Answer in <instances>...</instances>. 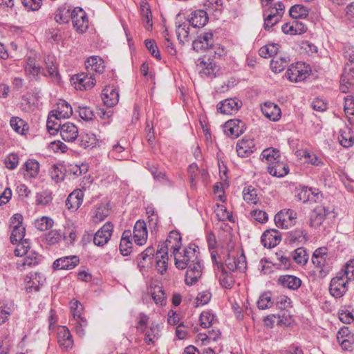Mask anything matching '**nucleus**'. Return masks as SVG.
I'll use <instances>...</instances> for the list:
<instances>
[{
  "label": "nucleus",
  "mask_w": 354,
  "mask_h": 354,
  "mask_svg": "<svg viewBox=\"0 0 354 354\" xmlns=\"http://www.w3.org/2000/svg\"><path fill=\"white\" fill-rule=\"evenodd\" d=\"M167 245L172 250L175 265L178 269H185L189 263L194 262L199 257V252L192 247L185 248L183 252H180L182 246L181 236L176 231H171L169 233L167 239Z\"/></svg>",
  "instance_id": "1"
},
{
  "label": "nucleus",
  "mask_w": 354,
  "mask_h": 354,
  "mask_svg": "<svg viewBox=\"0 0 354 354\" xmlns=\"http://www.w3.org/2000/svg\"><path fill=\"white\" fill-rule=\"evenodd\" d=\"M311 260L320 278H324L332 270L333 259L327 253L326 248H319L315 250Z\"/></svg>",
  "instance_id": "2"
},
{
  "label": "nucleus",
  "mask_w": 354,
  "mask_h": 354,
  "mask_svg": "<svg viewBox=\"0 0 354 354\" xmlns=\"http://www.w3.org/2000/svg\"><path fill=\"white\" fill-rule=\"evenodd\" d=\"M335 208L333 205L324 203L314 208L310 215L309 225L311 227L317 228L330 214L334 213Z\"/></svg>",
  "instance_id": "3"
},
{
  "label": "nucleus",
  "mask_w": 354,
  "mask_h": 354,
  "mask_svg": "<svg viewBox=\"0 0 354 354\" xmlns=\"http://www.w3.org/2000/svg\"><path fill=\"white\" fill-rule=\"evenodd\" d=\"M349 280L342 276L341 273H337L335 277L331 279L329 284L330 294L335 298H340L348 290Z\"/></svg>",
  "instance_id": "4"
},
{
  "label": "nucleus",
  "mask_w": 354,
  "mask_h": 354,
  "mask_svg": "<svg viewBox=\"0 0 354 354\" xmlns=\"http://www.w3.org/2000/svg\"><path fill=\"white\" fill-rule=\"evenodd\" d=\"M310 71V68L303 62H297L292 64L286 71L288 79L293 82H299L304 80Z\"/></svg>",
  "instance_id": "5"
},
{
  "label": "nucleus",
  "mask_w": 354,
  "mask_h": 354,
  "mask_svg": "<svg viewBox=\"0 0 354 354\" xmlns=\"http://www.w3.org/2000/svg\"><path fill=\"white\" fill-rule=\"evenodd\" d=\"M297 214L292 209H282L274 216V222L278 227L288 229L296 223Z\"/></svg>",
  "instance_id": "6"
},
{
  "label": "nucleus",
  "mask_w": 354,
  "mask_h": 354,
  "mask_svg": "<svg viewBox=\"0 0 354 354\" xmlns=\"http://www.w3.org/2000/svg\"><path fill=\"white\" fill-rule=\"evenodd\" d=\"M187 268L185 282L187 286H192L198 281L202 275L203 266L200 257L194 262L189 263Z\"/></svg>",
  "instance_id": "7"
},
{
  "label": "nucleus",
  "mask_w": 354,
  "mask_h": 354,
  "mask_svg": "<svg viewBox=\"0 0 354 354\" xmlns=\"http://www.w3.org/2000/svg\"><path fill=\"white\" fill-rule=\"evenodd\" d=\"M73 27L80 32H84L88 28V18L82 8L76 7L71 12Z\"/></svg>",
  "instance_id": "8"
},
{
  "label": "nucleus",
  "mask_w": 354,
  "mask_h": 354,
  "mask_svg": "<svg viewBox=\"0 0 354 354\" xmlns=\"http://www.w3.org/2000/svg\"><path fill=\"white\" fill-rule=\"evenodd\" d=\"M172 251L167 245V241L156 253V268L157 271L163 274L167 270L168 252Z\"/></svg>",
  "instance_id": "9"
},
{
  "label": "nucleus",
  "mask_w": 354,
  "mask_h": 354,
  "mask_svg": "<svg viewBox=\"0 0 354 354\" xmlns=\"http://www.w3.org/2000/svg\"><path fill=\"white\" fill-rule=\"evenodd\" d=\"M113 229V225L111 222H106L97 232L93 237V243L95 245L102 247L109 241Z\"/></svg>",
  "instance_id": "10"
},
{
  "label": "nucleus",
  "mask_w": 354,
  "mask_h": 354,
  "mask_svg": "<svg viewBox=\"0 0 354 354\" xmlns=\"http://www.w3.org/2000/svg\"><path fill=\"white\" fill-rule=\"evenodd\" d=\"M245 129V123L238 119L230 120L224 125L225 133L232 138L239 137L244 132Z\"/></svg>",
  "instance_id": "11"
},
{
  "label": "nucleus",
  "mask_w": 354,
  "mask_h": 354,
  "mask_svg": "<svg viewBox=\"0 0 354 354\" xmlns=\"http://www.w3.org/2000/svg\"><path fill=\"white\" fill-rule=\"evenodd\" d=\"M225 264L232 272L236 270L243 272L247 267L246 258L243 253L237 257L232 256L229 254L225 260Z\"/></svg>",
  "instance_id": "12"
},
{
  "label": "nucleus",
  "mask_w": 354,
  "mask_h": 354,
  "mask_svg": "<svg viewBox=\"0 0 354 354\" xmlns=\"http://www.w3.org/2000/svg\"><path fill=\"white\" fill-rule=\"evenodd\" d=\"M213 41V33L212 32H204L193 41V48L197 52L206 50L212 48Z\"/></svg>",
  "instance_id": "13"
},
{
  "label": "nucleus",
  "mask_w": 354,
  "mask_h": 354,
  "mask_svg": "<svg viewBox=\"0 0 354 354\" xmlns=\"http://www.w3.org/2000/svg\"><path fill=\"white\" fill-rule=\"evenodd\" d=\"M242 102L236 98L226 99L217 105V109L221 113L231 115L236 113L241 107Z\"/></svg>",
  "instance_id": "14"
},
{
  "label": "nucleus",
  "mask_w": 354,
  "mask_h": 354,
  "mask_svg": "<svg viewBox=\"0 0 354 354\" xmlns=\"http://www.w3.org/2000/svg\"><path fill=\"white\" fill-rule=\"evenodd\" d=\"M354 85V68L351 64H346L340 80L339 88L343 93L348 92L350 87Z\"/></svg>",
  "instance_id": "15"
},
{
  "label": "nucleus",
  "mask_w": 354,
  "mask_h": 354,
  "mask_svg": "<svg viewBox=\"0 0 354 354\" xmlns=\"http://www.w3.org/2000/svg\"><path fill=\"white\" fill-rule=\"evenodd\" d=\"M281 241V234L279 232L274 229H270L265 231L261 237V241L265 248H272L277 245Z\"/></svg>",
  "instance_id": "16"
},
{
  "label": "nucleus",
  "mask_w": 354,
  "mask_h": 354,
  "mask_svg": "<svg viewBox=\"0 0 354 354\" xmlns=\"http://www.w3.org/2000/svg\"><path fill=\"white\" fill-rule=\"evenodd\" d=\"M102 99L108 107H112L119 101V93L113 86H108L102 90Z\"/></svg>",
  "instance_id": "17"
},
{
  "label": "nucleus",
  "mask_w": 354,
  "mask_h": 354,
  "mask_svg": "<svg viewBox=\"0 0 354 354\" xmlns=\"http://www.w3.org/2000/svg\"><path fill=\"white\" fill-rule=\"evenodd\" d=\"M134 242L138 245H144L147 239L146 223L143 221H138L133 228Z\"/></svg>",
  "instance_id": "18"
},
{
  "label": "nucleus",
  "mask_w": 354,
  "mask_h": 354,
  "mask_svg": "<svg viewBox=\"0 0 354 354\" xmlns=\"http://www.w3.org/2000/svg\"><path fill=\"white\" fill-rule=\"evenodd\" d=\"M255 150V144L252 139L243 138L236 144V152L239 156L245 158L250 156Z\"/></svg>",
  "instance_id": "19"
},
{
  "label": "nucleus",
  "mask_w": 354,
  "mask_h": 354,
  "mask_svg": "<svg viewBox=\"0 0 354 354\" xmlns=\"http://www.w3.org/2000/svg\"><path fill=\"white\" fill-rule=\"evenodd\" d=\"M72 80L75 88L80 90L91 88L95 84V80L93 76H88L84 73L77 74Z\"/></svg>",
  "instance_id": "20"
},
{
  "label": "nucleus",
  "mask_w": 354,
  "mask_h": 354,
  "mask_svg": "<svg viewBox=\"0 0 354 354\" xmlns=\"http://www.w3.org/2000/svg\"><path fill=\"white\" fill-rule=\"evenodd\" d=\"M267 171L272 176L281 178L288 174L289 168L288 165L281 158L279 160L272 162L270 166H268Z\"/></svg>",
  "instance_id": "21"
},
{
  "label": "nucleus",
  "mask_w": 354,
  "mask_h": 354,
  "mask_svg": "<svg viewBox=\"0 0 354 354\" xmlns=\"http://www.w3.org/2000/svg\"><path fill=\"white\" fill-rule=\"evenodd\" d=\"M60 135L66 142H73L78 137V129L73 123L66 122L61 127Z\"/></svg>",
  "instance_id": "22"
},
{
  "label": "nucleus",
  "mask_w": 354,
  "mask_h": 354,
  "mask_svg": "<svg viewBox=\"0 0 354 354\" xmlns=\"http://www.w3.org/2000/svg\"><path fill=\"white\" fill-rule=\"evenodd\" d=\"M79 261L77 256L65 257L55 261L53 268L57 270H71L74 268Z\"/></svg>",
  "instance_id": "23"
},
{
  "label": "nucleus",
  "mask_w": 354,
  "mask_h": 354,
  "mask_svg": "<svg viewBox=\"0 0 354 354\" xmlns=\"http://www.w3.org/2000/svg\"><path fill=\"white\" fill-rule=\"evenodd\" d=\"M261 111L267 118L272 121H277L281 117L280 108L272 102H266Z\"/></svg>",
  "instance_id": "24"
},
{
  "label": "nucleus",
  "mask_w": 354,
  "mask_h": 354,
  "mask_svg": "<svg viewBox=\"0 0 354 354\" xmlns=\"http://www.w3.org/2000/svg\"><path fill=\"white\" fill-rule=\"evenodd\" d=\"M281 153L279 149L273 147L265 149L261 154V160L270 166L272 162L281 158Z\"/></svg>",
  "instance_id": "25"
},
{
  "label": "nucleus",
  "mask_w": 354,
  "mask_h": 354,
  "mask_svg": "<svg viewBox=\"0 0 354 354\" xmlns=\"http://www.w3.org/2000/svg\"><path fill=\"white\" fill-rule=\"evenodd\" d=\"M208 21V16L205 11L199 10L192 14L189 22L194 28L203 27Z\"/></svg>",
  "instance_id": "26"
},
{
  "label": "nucleus",
  "mask_w": 354,
  "mask_h": 354,
  "mask_svg": "<svg viewBox=\"0 0 354 354\" xmlns=\"http://www.w3.org/2000/svg\"><path fill=\"white\" fill-rule=\"evenodd\" d=\"M61 118L55 114L54 111L50 113L46 122V127L50 134L54 135L60 131L63 124L61 122Z\"/></svg>",
  "instance_id": "27"
},
{
  "label": "nucleus",
  "mask_w": 354,
  "mask_h": 354,
  "mask_svg": "<svg viewBox=\"0 0 354 354\" xmlns=\"http://www.w3.org/2000/svg\"><path fill=\"white\" fill-rule=\"evenodd\" d=\"M278 282L283 287L291 290H297L301 285V280L293 275L281 276Z\"/></svg>",
  "instance_id": "28"
},
{
  "label": "nucleus",
  "mask_w": 354,
  "mask_h": 354,
  "mask_svg": "<svg viewBox=\"0 0 354 354\" xmlns=\"http://www.w3.org/2000/svg\"><path fill=\"white\" fill-rule=\"evenodd\" d=\"M85 65L88 71H95L98 73H102L104 71V62L98 56H93L88 58Z\"/></svg>",
  "instance_id": "29"
},
{
  "label": "nucleus",
  "mask_w": 354,
  "mask_h": 354,
  "mask_svg": "<svg viewBox=\"0 0 354 354\" xmlns=\"http://www.w3.org/2000/svg\"><path fill=\"white\" fill-rule=\"evenodd\" d=\"M308 241L307 233L301 229H296L288 232V241L290 243L304 244Z\"/></svg>",
  "instance_id": "30"
},
{
  "label": "nucleus",
  "mask_w": 354,
  "mask_h": 354,
  "mask_svg": "<svg viewBox=\"0 0 354 354\" xmlns=\"http://www.w3.org/2000/svg\"><path fill=\"white\" fill-rule=\"evenodd\" d=\"M30 280L27 282L26 286V291L28 292L38 291L45 280L44 277L38 273H35L30 277Z\"/></svg>",
  "instance_id": "31"
},
{
  "label": "nucleus",
  "mask_w": 354,
  "mask_h": 354,
  "mask_svg": "<svg viewBox=\"0 0 354 354\" xmlns=\"http://www.w3.org/2000/svg\"><path fill=\"white\" fill-rule=\"evenodd\" d=\"M77 238V230L73 223L67 222L64 225L63 239L67 244H73Z\"/></svg>",
  "instance_id": "32"
},
{
  "label": "nucleus",
  "mask_w": 354,
  "mask_h": 354,
  "mask_svg": "<svg viewBox=\"0 0 354 354\" xmlns=\"http://www.w3.org/2000/svg\"><path fill=\"white\" fill-rule=\"evenodd\" d=\"M289 62L288 57H275L270 62V68L273 72L280 73L288 66Z\"/></svg>",
  "instance_id": "33"
},
{
  "label": "nucleus",
  "mask_w": 354,
  "mask_h": 354,
  "mask_svg": "<svg viewBox=\"0 0 354 354\" xmlns=\"http://www.w3.org/2000/svg\"><path fill=\"white\" fill-rule=\"evenodd\" d=\"M54 113L61 118H68L73 113V109L69 104L63 100L57 104V109Z\"/></svg>",
  "instance_id": "34"
},
{
  "label": "nucleus",
  "mask_w": 354,
  "mask_h": 354,
  "mask_svg": "<svg viewBox=\"0 0 354 354\" xmlns=\"http://www.w3.org/2000/svg\"><path fill=\"white\" fill-rule=\"evenodd\" d=\"M155 254V249L153 247H148L145 249L144 252H142L139 257H138V266L140 268V271H142L145 269L146 265L145 262L148 259L151 260Z\"/></svg>",
  "instance_id": "35"
},
{
  "label": "nucleus",
  "mask_w": 354,
  "mask_h": 354,
  "mask_svg": "<svg viewBox=\"0 0 354 354\" xmlns=\"http://www.w3.org/2000/svg\"><path fill=\"white\" fill-rule=\"evenodd\" d=\"M308 8L300 4L292 6L289 10L290 16L294 19H304L308 15Z\"/></svg>",
  "instance_id": "36"
},
{
  "label": "nucleus",
  "mask_w": 354,
  "mask_h": 354,
  "mask_svg": "<svg viewBox=\"0 0 354 354\" xmlns=\"http://www.w3.org/2000/svg\"><path fill=\"white\" fill-rule=\"evenodd\" d=\"M44 61L48 75L52 77H57L59 73L55 56L48 55L45 57Z\"/></svg>",
  "instance_id": "37"
},
{
  "label": "nucleus",
  "mask_w": 354,
  "mask_h": 354,
  "mask_svg": "<svg viewBox=\"0 0 354 354\" xmlns=\"http://www.w3.org/2000/svg\"><path fill=\"white\" fill-rule=\"evenodd\" d=\"M12 129L17 133L23 135L28 129L27 124L18 117H12L10 120Z\"/></svg>",
  "instance_id": "38"
},
{
  "label": "nucleus",
  "mask_w": 354,
  "mask_h": 354,
  "mask_svg": "<svg viewBox=\"0 0 354 354\" xmlns=\"http://www.w3.org/2000/svg\"><path fill=\"white\" fill-rule=\"evenodd\" d=\"M80 142V145L84 149L88 147H94L97 143V139L94 134L93 133H81L80 136V138L78 140Z\"/></svg>",
  "instance_id": "39"
},
{
  "label": "nucleus",
  "mask_w": 354,
  "mask_h": 354,
  "mask_svg": "<svg viewBox=\"0 0 354 354\" xmlns=\"http://www.w3.org/2000/svg\"><path fill=\"white\" fill-rule=\"evenodd\" d=\"M221 270V273L219 276V282L222 287L227 289H230L232 288L234 284V280L232 275L230 273H228L225 269L224 267L220 269Z\"/></svg>",
  "instance_id": "40"
},
{
  "label": "nucleus",
  "mask_w": 354,
  "mask_h": 354,
  "mask_svg": "<svg viewBox=\"0 0 354 354\" xmlns=\"http://www.w3.org/2000/svg\"><path fill=\"white\" fill-rule=\"evenodd\" d=\"M292 258L297 264L305 265L308 261V254L304 248L299 247L292 252Z\"/></svg>",
  "instance_id": "41"
},
{
  "label": "nucleus",
  "mask_w": 354,
  "mask_h": 354,
  "mask_svg": "<svg viewBox=\"0 0 354 354\" xmlns=\"http://www.w3.org/2000/svg\"><path fill=\"white\" fill-rule=\"evenodd\" d=\"M26 257L17 262V267L19 268H26V266L31 267L38 264V258L37 255L30 252V254H25Z\"/></svg>",
  "instance_id": "42"
},
{
  "label": "nucleus",
  "mask_w": 354,
  "mask_h": 354,
  "mask_svg": "<svg viewBox=\"0 0 354 354\" xmlns=\"http://www.w3.org/2000/svg\"><path fill=\"white\" fill-rule=\"evenodd\" d=\"M243 196L244 201L248 203L257 204L258 201L257 190L252 186H248L243 189Z\"/></svg>",
  "instance_id": "43"
},
{
  "label": "nucleus",
  "mask_w": 354,
  "mask_h": 354,
  "mask_svg": "<svg viewBox=\"0 0 354 354\" xmlns=\"http://www.w3.org/2000/svg\"><path fill=\"white\" fill-rule=\"evenodd\" d=\"M26 230L23 225L17 224L13 226L10 235V241L15 243L19 241L23 240L25 236Z\"/></svg>",
  "instance_id": "44"
},
{
  "label": "nucleus",
  "mask_w": 354,
  "mask_h": 354,
  "mask_svg": "<svg viewBox=\"0 0 354 354\" xmlns=\"http://www.w3.org/2000/svg\"><path fill=\"white\" fill-rule=\"evenodd\" d=\"M70 18V10L66 8H59L55 14V20L59 24L68 23Z\"/></svg>",
  "instance_id": "45"
},
{
  "label": "nucleus",
  "mask_w": 354,
  "mask_h": 354,
  "mask_svg": "<svg viewBox=\"0 0 354 354\" xmlns=\"http://www.w3.org/2000/svg\"><path fill=\"white\" fill-rule=\"evenodd\" d=\"M341 273L342 276L345 277L349 281L354 279V259L348 261L344 266L341 271L338 272Z\"/></svg>",
  "instance_id": "46"
},
{
  "label": "nucleus",
  "mask_w": 354,
  "mask_h": 354,
  "mask_svg": "<svg viewBox=\"0 0 354 354\" xmlns=\"http://www.w3.org/2000/svg\"><path fill=\"white\" fill-rule=\"evenodd\" d=\"M278 45L276 44H271L261 47L259 50V54L263 58L272 57L277 54L278 50Z\"/></svg>",
  "instance_id": "47"
},
{
  "label": "nucleus",
  "mask_w": 354,
  "mask_h": 354,
  "mask_svg": "<svg viewBox=\"0 0 354 354\" xmlns=\"http://www.w3.org/2000/svg\"><path fill=\"white\" fill-rule=\"evenodd\" d=\"M53 225V219L47 217L42 216L39 219H37L35 222V227L41 231H45L50 228Z\"/></svg>",
  "instance_id": "48"
},
{
  "label": "nucleus",
  "mask_w": 354,
  "mask_h": 354,
  "mask_svg": "<svg viewBox=\"0 0 354 354\" xmlns=\"http://www.w3.org/2000/svg\"><path fill=\"white\" fill-rule=\"evenodd\" d=\"M25 71L28 74L36 76L40 73L41 68L38 64H37L34 59L29 57L27 60Z\"/></svg>",
  "instance_id": "49"
},
{
  "label": "nucleus",
  "mask_w": 354,
  "mask_h": 354,
  "mask_svg": "<svg viewBox=\"0 0 354 354\" xmlns=\"http://www.w3.org/2000/svg\"><path fill=\"white\" fill-rule=\"evenodd\" d=\"M338 138L339 143L344 147H351L354 144V138L350 135V131L341 130Z\"/></svg>",
  "instance_id": "50"
},
{
  "label": "nucleus",
  "mask_w": 354,
  "mask_h": 354,
  "mask_svg": "<svg viewBox=\"0 0 354 354\" xmlns=\"http://www.w3.org/2000/svg\"><path fill=\"white\" fill-rule=\"evenodd\" d=\"M25 167L30 177H35L39 170V164L35 160H28L25 162Z\"/></svg>",
  "instance_id": "51"
},
{
  "label": "nucleus",
  "mask_w": 354,
  "mask_h": 354,
  "mask_svg": "<svg viewBox=\"0 0 354 354\" xmlns=\"http://www.w3.org/2000/svg\"><path fill=\"white\" fill-rule=\"evenodd\" d=\"M214 320V315L209 312H203L200 316V324L204 328H207L212 325Z\"/></svg>",
  "instance_id": "52"
},
{
  "label": "nucleus",
  "mask_w": 354,
  "mask_h": 354,
  "mask_svg": "<svg viewBox=\"0 0 354 354\" xmlns=\"http://www.w3.org/2000/svg\"><path fill=\"white\" fill-rule=\"evenodd\" d=\"M19 241V243L15 250V254L16 256L22 257L28 254V249L30 248V243L28 239H23Z\"/></svg>",
  "instance_id": "53"
},
{
  "label": "nucleus",
  "mask_w": 354,
  "mask_h": 354,
  "mask_svg": "<svg viewBox=\"0 0 354 354\" xmlns=\"http://www.w3.org/2000/svg\"><path fill=\"white\" fill-rule=\"evenodd\" d=\"M19 156L17 153H10L8 155L5 160H4V164L8 169L12 170L15 169L18 164H19Z\"/></svg>",
  "instance_id": "54"
},
{
  "label": "nucleus",
  "mask_w": 354,
  "mask_h": 354,
  "mask_svg": "<svg viewBox=\"0 0 354 354\" xmlns=\"http://www.w3.org/2000/svg\"><path fill=\"white\" fill-rule=\"evenodd\" d=\"M216 216L221 221L228 220L232 221V214L229 212L225 206L223 205H218L216 209Z\"/></svg>",
  "instance_id": "55"
},
{
  "label": "nucleus",
  "mask_w": 354,
  "mask_h": 354,
  "mask_svg": "<svg viewBox=\"0 0 354 354\" xmlns=\"http://www.w3.org/2000/svg\"><path fill=\"white\" fill-rule=\"evenodd\" d=\"M62 235L58 230H53L47 232L45 235L46 241L49 245L57 243L61 239Z\"/></svg>",
  "instance_id": "56"
},
{
  "label": "nucleus",
  "mask_w": 354,
  "mask_h": 354,
  "mask_svg": "<svg viewBox=\"0 0 354 354\" xmlns=\"http://www.w3.org/2000/svg\"><path fill=\"white\" fill-rule=\"evenodd\" d=\"M50 175L51 178L56 183L61 182L64 178V173L62 168L54 165L50 170Z\"/></svg>",
  "instance_id": "57"
},
{
  "label": "nucleus",
  "mask_w": 354,
  "mask_h": 354,
  "mask_svg": "<svg viewBox=\"0 0 354 354\" xmlns=\"http://www.w3.org/2000/svg\"><path fill=\"white\" fill-rule=\"evenodd\" d=\"M272 305L271 297L268 293L263 294L257 301L258 308L261 310L270 308Z\"/></svg>",
  "instance_id": "58"
},
{
  "label": "nucleus",
  "mask_w": 354,
  "mask_h": 354,
  "mask_svg": "<svg viewBox=\"0 0 354 354\" xmlns=\"http://www.w3.org/2000/svg\"><path fill=\"white\" fill-rule=\"evenodd\" d=\"M145 44L150 53L157 59L160 60L161 56L155 41L153 40L146 39Z\"/></svg>",
  "instance_id": "59"
},
{
  "label": "nucleus",
  "mask_w": 354,
  "mask_h": 354,
  "mask_svg": "<svg viewBox=\"0 0 354 354\" xmlns=\"http://www.w3.org/2000/svg\"><path fill=\"white\" fill-rule=\"evenodd\" d=\"M109 214V209L104 207L100 206L97 208L95 216L93 217V221L95 223L101 222Z\"/></svg>",
  "instance_id": "60"
},
{
  "label": "nucleus",
  "mask_w": 354,
  "mask_h": 354,
  "mask_svg": "<svg viewBox=\"0 0 354 354\" xmlns=\"http://www.w3.org/2000/svg\"><path fill=\"white\" fill-rule=\"evenodd\" d=\"M189 27L187 26L186 24H181L179 25L176 29V35L178 37V39L180 41H184L183 39L187 40V38L189 36Z\"/></svg>",
  "instance_id": "61"
},
{
  "label": "nucleus",
  "mask_w": 354,
  "mask_h": 354,
  "mask_svg": "<svg viewBox=\"0 0 354 354\" xmlns=\"http://www.w3.org/2000/svg\"><path fill=\"white\" fill-rule=\"evenodd\" d=\"M281 18H279V15H274V14H268L265 18L264 21V28L269 30L272 26L277 24Z\"/></svg>",
  "instance_id": "62"
},
{
  "label": "nucleus",
  "mask_w": 354,
  "mask_h": 354,
  "mask_svg": "<svg viewBox=\"0 0 354 354\" xmlns=\"http://www.w3.org/2000/svg\"><path fill=\"white\" fill-rule=\"evenodd\" d=\"M344 112L346 115L354 114V98L351 95L344 97Z\"/></svg>",
  "instance_id": "63"
},
{
  "label": "nucleus",
  "mask_w": 354,
  "mask_h": 354,
  "mask_svg": "<svg viewBox=\"0 0 354 354\" xmlns=\"http://www.w3.org/2000/svg\"><path fill=\"white\" fill-rule=\"evenodd\" d=\"M79 115L84 120H91L94 116L93 111L87 106L79 107Z\"/></svg>",
  "instance_id": "64"
}]
</instances>
